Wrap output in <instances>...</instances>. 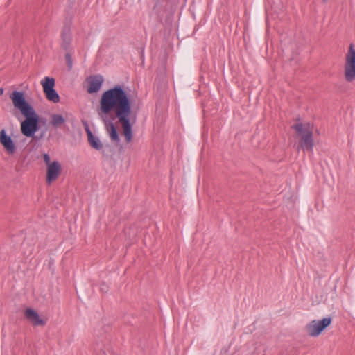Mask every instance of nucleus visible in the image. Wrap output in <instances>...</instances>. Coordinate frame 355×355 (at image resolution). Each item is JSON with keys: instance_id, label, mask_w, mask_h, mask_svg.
<instances>
[{"instance_id": "f257e3e1", "label": "nucleus", "mask_w": 355, "mask_h": 355, "mask_svg": "<svg viewBox=\"0 0 355 355\" xmlns=\"http://www.w3.org/2000/svg\"><path fill=\"white\" fill-rule=\"evenodd\" d=\"M133 103L128 88L123 85L116 84L102 94L99 101L98 115L112 141L118 142L120 140L116 127L113 123L114 118L118 119L121 125L126 142L132 141V126L137 118L136 114L132 112Z\"/></svg>"}, {"instance_id": "f03ea898", "label": "nucleus", "mask_w": 355, "mask_h": 355, "mask_svg": "<svg viewBox=\"0 0 355 355\" xmlns=\"http://www.w3.org/2000/svg\"><path fill=\"white\" fill-rule=\"evenodd\" d=\"M10 98L14 107L19 110L24 117L20 123L21 134L33 140L40 141L44 136L46 130H42L39 135H36V132L39 131L42 125L46 123V119L41 117L36 112L34 107L26 99L24 92L15 90L10 94Z\"/></svg>"}, {"instance_id": "7ed1b4c3", "label": "nucleus", "mask_w": 355, "mask_h": 355, "mask_svg": "<svg viewBox=\"0 0 355 355\" xmlns=\"http://www.w3.org/2000/svg\"><path fill=\"white\" fill-rule=\"evenodd\" d=\"M291 128L301 136L300 146L303 150L309 152L313 151L314 145L313 132L309 130V127L304 126L300 122L294 124Z\"/></svg>"}, {"instance_id": "20e7f679", "label": "nucleus", "mask_w": 355, "mask_h": 355, "mask_svg": "<svg viewBox=\"0 0 355 355\" xmlns=\"http://www.w3.org/2000/svg\"><path fill=\"white\" fill-rule=\"evenodd\" d=\"M332 322V318L330 316L322 320H313L308 323L306 327L307 334L311 337H318L326 329Z\"/></svg>"}, {"instance_id": "39448f33", "label": "nucleus", "mask_w": 355, "mask_h": 355, "mask_svg": "<svg viewBox=\"0 0 355 355\" xmlns=\"http://www.w3.org/2000/svg\"><path fill=\"white\" fill-rule=\"evenodd\" d=\"M345 78L347 82L355 80V48L352 43L349 45L345 58Z\"/></svg>"}, {"instance_id": "423d86ee", "label": "nucleus", "mask_w": 355, "mask_h": 355, "mask_svg": "<svg viewBox=\"0 0 355 355\" xmlns=\"http://www.w3.org/2000/svg\"><path fill=\"white\" fill-rule=\"evenodd\" d=\"M41 85H42L46 98L49 101L54 103L60 101V96L55 89V80L54 78L49 76L44 77L41 81Z\"/></svg>"}, {"instance_id": "0eeeda50", "label": "nucleus", "mask_w": 355, "mask_h": 355, "mask_svg": "<svg viewBox=\"0 0 355 355\" xmlns=\"http://www.w3.org/2000/svg\"><path fill=\"white\" fill-rule=\"evenodd\" d=\"M60 37L62 40L60 44L62 49L65 51L73 50L71 48V43L73 41V35L71 32V20L64 24L60 33Z\"/></svg>"}, {"instance_id": "6e6552de", "label": "nucleus", "mask_w": 355, "mask_h": 355, "mask_svg": "<svg viewBox=\"0 0 355 355\" xmlns=\"http://www.w3.org/2000/svg\"><path fill=\"white\" fill-rule=\"evenodd\" d=\"M0 143L8 155H13L15 153V144L11 137L7 135L5 129L0 131Z\"/></svg>"}, {"instance_id": "1a4fd4ad", "label": "nucleus", "mask_w": 355, "mask_h": 355, "mask_svg": "<svg viewBox=\"0 0 355 355\" xmlns=\"http://www.w3.org/2000/svg\"><path fill=\"white\" fill-rule=\"evenodd\" d=\"M61 170V165L58 161H53L51 164H49L46 168V183L51 184L55 181L60 174Z\"/></svg>"}, {"instance_id": "9d476101", "label": "nucleus", "mask_w": 355, "mask_h": 355, "mask_svg": "<svg viewBox=\"0 0 355 355\" xmlns=\"http://www.w3.org/2000/svg\"><path fill=\"white\" fill-rule=\"evenodd\" d=\"M88 87L87 91L89 94H94L98 92L104 81L103 77L101 75H96L89 76L87 78Z\"/></svg>"}, {"instance_id": "9b49d317", "label": "nucleus", "mask_w": 355, "mask_h": 355, "mask_svg": "<svg viewBox=\"0 0 355 355\" xmlns=\"http://www.w3.org/2000/svg\"><path fill=\"white\" fill-rule=\"evenodd\" d=\"M85 125V130L87 133V140L88 143L90 145V146L97 150H100L103 149V144L101 141L100 140L99 137L94 135L92 130H90L88 124L87 123H84Z\"/></svg>"}, {"instance_id": "f8f14e48", "label": "nucleus", "mask_w": 355, "mask_h": 355, "mask_svg": "<svg viewBox=\"0 0 355 355\" xmlns=\"http://www.w3.org/2000/svg\"><path fill=\"white\" fill-rule=\"evenodd\" d=\"M25 317L30 321L34 326H44L46 322L42 319L38 313L32 308H27L24 312Z\"/></svg>"}, {"instance_id": "ddd939ff", "label": "nucleus", "mask_w": 355, "mask_h": 355, "mask_svg": "<svg viewBox=\"0 0 355 355\" xmlns=\"http://www.w3.org/2000/svg\"><path fill=\"white\" fill-rule=\"evenodd\" d=\"M65 121V119L61 114H53L51 116L50 123L55 128H60Z\"/></svg>"}, {"instance_id": "4468645a", "label": "nucleus", "mask_w": 355, "mask_h": 355, "mask_svg": "<svg viewBox=\"0 0 355 355\" xmlns=\"http://www.w3.org/2000/svg\"><path fill=\"white\" fill-rule=\"evenodd\" d=\"M72 53H73V50L66 51V54H65V60H66V62H67V65L69 71H70L73 67Z\"/></svg>"}, {"instance_id": "2eb2a0df", "label": "nucleus", "mask_w": 355, "mask_h": 355, "mask_svg": "<svg viewBox=\"0 0 355 355\" xmlns=\"http://www.w3.org/2000/svg\"><path fill=\"white\" fill-rule=\"evenodd\" d=\"M99 289L101 293H106L109 291V286L105 282H102L100 284Z\"/></svg>"}, {"instance_id": "dca6fc26", "label": "nucleus", "mask_w": 355, "mask_h": 355, "mask_svg": "<svg viewBox=\"0 0 355 355\" xmlns=\"http://www.w3.org/2000/svg\"><path fill=\"white\" fill-rule=\"evenodd\" d=\"M43 159L47 166H49V164H51L52 163L51 162L50 156L47 153H44L43 155Z\"/></svg>"}, {"instance_id": "f3484780", "label": "nucleus", "mask_w": 355, "mask_h": 355, "mask_svg": "<svg viewBox=\"0 0 355 355\" xmlns=\"http://www.w3.org/2000/svg\"><path fill=\"white\" fill-rule=\"evenodd\" d=\"M3 94V89L0 88V96L2 95Z\"/></svg>"}, {"instance_id": "a211bd4d", "label": "nucleus", "mask_w": 355, "mask_h": 355, "mask_svg": "<svg viewBox=\"0 0 355 355\" xmlns=\"http://www.w3.org/2000/svg\"><path fill=\"white\" fill-rule=\"evenodd\" d=\"M327 0H323V1H326Z\"/></svg>"}]
</instances>
